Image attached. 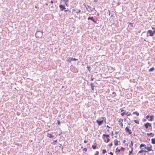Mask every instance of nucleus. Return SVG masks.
I'll return each mask as SVG.
<instances>
[{
	"label": "nucleus",
	"mask_w": 155,
	"mask_h": 155,
	"mask_svg": "<svg viewBox=\"0 0 155 155\" xmlns=\"http://www.w3.org/2000/svg\"><path fill=\"white\" fill-rule=\"evenodd\" d=\"M97 144L96 143H95L94 144V145L92 146V148L93 149H96V147H97Z\"/></svg>",
	"instance_id": "obj_16"
},
{
	"label": "nucleus",
	"mask_w": 155,
	"mask_h": 155,
	"mask_svg": "<svg viewBox=\"0 0 155 155\" xmlns=\"http://www.w3.org/2000/svg\"><path fill=\"white\" fill-rule=\"evenodd\" d=\"M147 135H148V136H149L150 135H153L152 136H154V134H153L152 133H147Z\"/></svg>",
	"instance_id": "obj_30"
},
{
	"label": "nucleus",
	"mask_w": 155,
	"mask_h": 155,
	"mask_svg": "<svg viewBox=\"0 0 155 155\" xmlns=\"http://www.w3.org/2000/svg\"><path fill=\"white\" fill-rule=\"evenodd\" d=\"M66 61L68 62H71L72 61L71 58H68Z\"/></svg>",
	"instance_id": "obj_20"
},
{
	"label": "nucleus",
	"mask_w": 155,
	"mask_h": 155,
	"mask_svg": "<svg viewBox=\"0 0 155 155\" xmlns=\"http://www.w3.org/2000/svg\"><path fill=\"white\" fill-rule=\"evenodd\" d=\"M120 150L122 151H124L125 150V149L124 147H121Z\"/></svg>",
	"instance_id": "obj_27"
},
{
	"label": "nucleus",
	"mask_w": 155,
	"mask_h": 155,
	"mask_svg": "<svg viewBox=\"0 0 155 155\" xmlns=\"http://www.w3.org/2000/svg\"><path fill=\"white\" fill-rule=\"evenodd\" d=\"M151 140V143L152 144H155V138H152Z\"/></svg>",
	"instance_id": "obj_17"
},
{
	"label": "nucleus",
	"mask_w": 155,
	"mask_h": 155,
	"mask_svg": "<svg viewBox=\"0 0 155 155\" xmlns=\"http://www.w3.org/2000/svg\"><path fill=\"white\" fill-rule=\"evenodd\" d=\"M110 139L109 138V137H107V140H104V141L106 143H108L109 141H110Z\"/></svg>",
	"instance_id": "obj_21"
},
{
	"label": "nucleus",
	"mask_w": 155,
	"mask_h": 155,
	"mask_svg": "<svg viewBox=\"0 0 155 155\" xmlns=\"http://www.w3.org/2000/svg\"><path fill=\"white\" fill-rule=\"evenodd\" d=\"M107 127H109V128H110V127H109L108 125H107Z\"/></svg>",
	"instance_id": "obj_50"
},
{
	"label": "nucleus",
	"mask_w": 155,
	"mask_h": 155,
	"mask_svg": "<svg viewBox=\"0 0 155 155\" xmlns=\"http://www.w3.org/2000/svg\"><path fill=\"white\" fill-rule=\"evenodd\" d=\"M125 130L126 132L128 133L129 134H131L132 133L131 130L128 127H126Z\"/></svg>",
	"instance_id": "obj_6"
},
{
	"label": "nucleus",
	"mask_w": 155,
	"mask_h": 155,
	"mask_svg": "<svg viewBox=\"0 0 155 155\" xmlns=\"http://www.w3.org/2000/svg\"><path fill=\"white\" fill-rule=\"evenodd\" d=\"M46 5H48V4H47H47H46Z\"/></svg>",
	"instance_id": "obj_53"
},
{
	"label": "nucleus",
	"mask_w": 155,
	"mask_h": 155,
	"mask_svg": "<svg viewBox=\"0 0 155 155\" xmlns=\"http://www.w3.org/2000/svg\"><path fill=\"white\" fill-rule=\"evenodd\" d=\"M110 136L108 134H104L102 135V138L104 140L105 137H109Z\"/></svg>",
	"instance_id": "obj_11"
},
{
	"label": "nucleus",
	"mask_w": 155,
	"mask_h": 155,
	"mask_svg": "<svg viewBox=\"0 0 155 155\" xmlns=\"http://www.w3.org/2000/svg\"><path fill=\"white\" fill-rule=\"evenodd\" d=\"M91 67H90V66H87V68L88 69V70L90 71V68Z\"/></svg>",
	"instance_id": "obj_31"
},
{
	"label": "nucleus",
	"mask_w": 155,
	"mask_h": 155,
	"mask_svg": "<svg viewBox=\"0 0 155 155\" xmlns=\"http://www.w3.org/2000/svg\"><path fill=\"white\" fill-rule=\"evenodd\" d=\"M112 94H114V97H115V96L116 95V93H115V92H113V93H112Z\"/></svg>",
	"instance_id": "obj_35"
},
{
	"label": "nucleus",
	"mask_w": 155,
	"mask_h": 155,
	"mask_svg": "<svg viewBox=\"0 0 155 155\" xmlns=\"http://www.w3.org/2000/svg\"><path fill=\"white\" fill-rule=\"evenodd\" d=\"M125 140H124V141H123V143H125Z\"/></svg>",
	"instance_id": "obj_49"
},
{
	"label": "nucleus",
	"mask_w": 155,
	"mask_h": 155,
	"mask_svg": "<svg viewBox=\"0 0 155 155\" xmlns=\"http://www.w3.org/2000/svg\"><path fill=\"white\" fill-rule=\"evenodd\" d=\"M59 7L61 11H63L66 8L65 6L62 5H60Z\"/></svg>",
	"instance_id": "obj_10"
},
{
	"label": "nucleus",
	"mask_w": 155,
	"mask_h": 155,
	"mask_svg": "<svg viewBox=\"0 0 155 155\" xmlns=\"http://www.w3.org/2000/svg\"><path fill=\"white\" fill-rule=\"evenodd\" d=\"M115 134H118V132H115Z\"/></svg>",
	"instance_id": "obj_44"
},
{
	"label": "nucleus",
	"mask_w": 155,
	"mask_h": 155,
	"mask_svg": "<svg viewBox=\"0 0 155 155\" xmlns=\"http://www.w3.org/2000/svg\"><path fill=\"white\" fill-rule=\"evenodd\" d=\"M107 152V151L106 150H102V153L103 154H105Z\"/></svg>",
	"instance_id": "obj_29"
},
{
	"label": "nucleus",
	"mask_w": 155,
	"mask_h": 155,
	"mask_svg": "<svg viewBox=\"0 0 155 155\" xmlns=\"http://www.w3.org/2000/svg\"><path fill=\"white\" fill-rule=\"evenodd\" d=\"M68 11L67 10H65V11H65V12H67V11Z\"/></svg>",
	"instance_id": "obj_51"
},
{
	"label": "nucleus",
	"mask_w": 155,
	"mask_h": 155,
	"mask_svg": "<svg viewBox=\"0 0 155 155\" xmlns=\"http://www.w3.org/2000/svg\"><path fill=\"white\" fill-rule=\"evenodd\" d=\"M121 112H122L120 114L121 116L123 117L125 115L126 111L125 110L121 109Z\"/></svg>",
	"instance_id": "obj_8"
},
{
	"label": "nucleus",
	"mask_w": 155,
	"mask_h": 155,
	"mask_svg": "<svg viewBox=\"0 0 155 155\" xmlns=\"http://www.w3.org/2000/svg\"><path fill=\"white\" fill-rule=\"evenodd\" d=\"M71 59L72 60V61H77L78 60V59H76L75 58H71Z\"/></svg>",
	"instance_id": "obj_28"
},
{
	"label": "nucleus",
	"mask_w": 155,
	"mask_h": 155,
	"mask_svg": "<svg viewBox=\"0 0 155 155\" xmlns=\"http://www.w3.org/2000/svg\"><path fill=\"white\" fill-rule=\"evenodd\" d=\"M130 142V144L129 145V147L131 148V149H134L133 147L134 144L133 143L132 141H131Z\"/></svg>",
	"instance_id": "obj_13"
},
{
	"label": "nucleus",
	"mask_w": 155,
	"mask_h": 155,
	"mask_svg": "<svg viewBox=\"0 0 155 155\" xmlns=\"http://www.w3.org/2000/svg\"><path fill=\"white\" fill-rule=\"evenodd\" d=\"M43 33L42 32L37 31L35 34V36L36 38H41L43 36Z\"/></svg>",
	"instance_id": "obj_2"
},
{
	"label": "nucleus",
	"mask_w": 155,
	"mask_h": 155,
	"mask_svg": "<svg viewBox=\"0 0 155 155\" xmlns=\"http://www.w3.org/2000/svg\"><path fill=\"white\" fill-rule=\"evenodd\" d=\"M152 29L153 30V31H155V28L154 27H152Z\"/></svg>",
	"instance_id": "obj_41"
},
{
	"label": "nucleus",
	"mask_w": 155,
	"mask_h": 155,
	"mask_svg": "<svg viewBox=\"0 0 155 155\" xmlns=\"http://www.w3.org/2000/svg\"><path fill=\"white\" fill-rule=\"evenodd\" d=\"M88 20H92L94 23L96 24L97 23L96 21L94 19L93 17H88L87 18Z\"/></svg>",
	"instance_id": "obj_9"
},
{
	"label": "nucleus",
	"mask_w": 155,
	"mask_h": 155,
	"mask_svg": "<svg viewBox=\"0 0 155 155\" xmlns=\"http://www.w3.org/2000/svg\"><path fill=\"white\" fill-rule=\"evenodd\" d=\"M91 81H93V78H91Z\"/></svg>",
	"instance_id": "obj_48"
},
{
	"label": "nucleus",
	"mask_w": 155,
	"mask_h": 155,
	"mask_svg": "<svg viewBox=\"0 0 155 155\" xmlns=\"http://www.w3.org/2000/svg\"><path fill=\"white\" fill-rule=\"evenodd\" d=\"M53 2L52 1H51V4H53Z\"/></svg>",
	"instance_id": "obj_47"
},
{
	"label": "nucleus",
	"mask_w": 155,
	"mask_h": 155,
	"mask_svg": "<svg viewBox=\"0 0 155 155\" xmlns=\"http://www.w3.org/2000/svg\"><path fill=\"white\" fill-rule=\"evenodd\" d=\"M47 136L49 138H53L54 137V136L52 135L50 133H48L47 134Z\"/></svg>",
	"instance_id": "obj_12"
},
{
	"label": "nucleus",
	"mask_w": 155,
	"mask_h": 155,
	"mask_svg": "<svg viewBox=\"0 0 155 155\" xmlns=\"http://www.w3.org/2000/svg\"><path fill=\"white\" fill-rule=\"evenodd\" d=\"M110 155H113V153L111 152H110Z\"/></svg>",
	"instance_id": "obj_40"
},
{
	"label": "nucleus",
	"mask_w": 155,
	"mask_h": 155,
	"mask_svg": "<svg viewBox=\"0 0 155 155\" xmlns=\"http://www.w3.org/2000/svg\"><path fill=\"white\" fill-rule=\"evenodd\" d=\"M35 8H39L38 7H37L36 6H35Z\"/></svg>",
	"instance_id": "obj_42"
},
{
	"label": "nucleus",
	"mask_w": 155,
	"mask_h": 155,
	"mask_svg": "<svg viewBox=\"0 0 155 155\" xmlns=\"http://www.w3.org/2000/svg\"><path fill=\"white\" fill-rule=\"evenodd\" d=\"M134 122L136 124H139V122L138 120H134Z\"/></svg>",
	"instance_id": "obj_24"
},
{
	"label": "nucleus",
	"mask_w": 155,
	"mask_h": 155,
	"mask_svg": "<svg viewBox=\"0 0 155 155\" xmlns=\"http://www.w3.org/2000/svg\"><path fill=\"white\" fill-rule=\"evenodd\" d=\"M104 118L105 117H102L101 118V120H96V122L98 126H101L103 124Z\"/></svg>",
	"instance_id": "obj_3"
},
{
	"label": "nucleus",
	"mask_w": 155,
	"mask_h": 155,
	"mask_svg": "<svg viewBox=\"0 0 155 155\" xmlns=\"http://www.w3.org/2000/svg\"><path fill=\"white\" fill-rule=\"evenodd\" d=\"M144 147V148L146 149V150H142L141 149L138 152L137 155H145V153L144 152H148L149 151L152 150V146L150 145V146L149 147H147L146 145L143 143L140 144L139 147L140 149H141L142 147Z\"/></svg>",
	"instance_id": "obj_1"
},
{
	"label": "nucleus",
	"mask_w": 155,
	"mask_h": 155,
	"mask_svg": "<svg viewBox=\"0 0 155 155\" xmlns=\"http://www.w3.org/2000/svg\"><path fill=\"white\" fill-rule=\"evenodd\" d=\"M64 1L65 2H66V5H67V2H68V0H64Z\"/></svg>",
	"instance_id": "obj_38"
},
{
	"label": "nucleus",
	"mask_w": 155,
	"mask_h": 155,
	"mask_svg": "<svg viewBox=\"0 0 155 155\" xmlns=\"http://www.w3.org/2000/svg\"><path fill=\"white\" fill-rule=\"evenodd\" d=\"M146 120L145 119H144V120H143V121H145Z\"/></svg>",
	"instance_id": "obj_52"
},
{
	"label": "nucleus",
	"mask_w": 155,
	"mask_h": 155,
	"mask_svg": "<svg viewBox=\"0 0 155 155\" xmlns=\"http://www.w3.org/2000/svg\"><path fill=\"white\" fill-rule=\"evenodd\" d=\"M147 32L149 34V36H152L155 33V31H152L151 30H149L147 31Z\"/></svg>",
	"instance_id": "obj_5"
},
{
	"label": "nucleus",
	"mask_w": 155,
	"mask_h": 155,
	"mask_svg": "<svg viewBox=\"0 0 155 155\" xmlns=\"http://www.w3.org/2000/svg\"><path fill=\"white\" fill-rule=\"evenodd\" d=\"M87 142V141H86V140H85L84 141V143H86Z\"/></svg>",
	"instance_id": "obj_46"
},
{
	"label": "nucleus",
	"mask_w": 155,
	"mask_h": 155,
	"mask_svg": "<svg viewBox=\"0 0 155 155\" xmlns=\"http://www.w3.org/2000/svg\"><path fill=\"white\" fill-rule=\"evenodd\" d=\"M154 69V68L153 67H152L150 68L149 70V71L150 72L153 71Z\"/></svg>",
	"instance_id": "obj_23"
},
{
	"label": "nucleus",
	"mask_w": 155,
	"mask_h": 155,
	"mask_svg": "<svg viewBox=\"0 0 155 155\" xmlns=\"http://www.w3.org/2000/svg\"><path fill=\"white\" fill-rule=\"evenodd\" d=\"M114 145H115L116 146H117L118 145V141L117 140H115L114 141Z\"/></svg>",
	"instance_id": "obj_14"
},
{
	"label": "nucleus",
	"mask_w": 155,
	"mask_h": 155,
	"mask_svg": "<svg viewBox=\"0 0 155 155\" xmlns=\"http://www.w3.org/2000/svg\"><path fill=\"white\" fill-rule=\"evenodd\" d=\"M93 83H92L91 84V88H92V90L93 91H94V86H93Z\"/></svg>",
	"instance_id": "obj_25"
},
{
	"label": "nucleus",
	"mask_w": 155,
	"mask_h": 155,
	"mask_svg": "<svg viewBox=\"0 0 155 155\" xmlns=\"http://www.w3.org/2000/svg\"><path fill=\"white\" fill-rule=\"evenodd\" d=\"M120 149H118L117 148L116 149V152H117L119 153L120 152Z\"/></svg>",
	"instance_id": "obj_26"
},
{
	"label": "nucleus",
	"mask_w": 155,
	"mask_h": 155,
	"mask_svg": "<svg viewBox=\"0 0 155 155\" xmlns=\"http://www.w3.org/2000/svg\"><path fill=\"white\" fill-rule=\"evenodd\" d=\"M150 117L149 116V115H147V116L146 118L147 119H148V118H149Z\"/></svg>",
	"instance_id": "obj_39"
},
{
	"label": "nucleus",
	"mask_w": 155,
	"mask_h": 155,
	"mask_svg": "<svg viewBox=\"0 0 155 155\" xmlns=\"http://www.w3.org/2000/svg\"><path fill=\"white\" fill-rule=\"evenodd\" d=\"M133 114H135L137 116L139 115V114L137 111H135L133 112Z\"/></svg>",
	"instance_id": "obj_19"
},
{
	"label": "nucleus",
	"mask_w": 155,
	"mask_h": 155,
	"mask_svg": "<svg viewBox=\"0 0 155 155\" xmlns=\"http://www.w3.org/2000/svg\"><path fill=\"white\" fill-rule=\"evenodd\" d=\"M81 10H78V12H77V14H78V13H79L80 12H81Z\"/></svg>",
	"instance_id": "obj_37"
},
{
	"label": "nucleus",
	"mask_w": 155,
	"mask_h": 155,
	"mask_svg": "<svg viewBox=\"0 0 155 155\" xmlns=\"http://www.w3.org/2000/svg\"><path fill=\"white\" fill-rule=\"evenodd\" d=\"M134 149H131V150L129 151V155H130L132 153Z\"/></svg>",
	"instance_id": "obj_22"
},
{
	"label": "nucleus",
	"mask_w": 155,
	"mask_h": 155,
	"mask_svg": "<svg viewBox=\"0 0 155 155\" xmlns=\"http://www.w3.org/2000/svg\"><path fill=\"white\" fill-rule=\"evenodd\" d=\"M123 119L122 118H120L118 120V124L120 126V128H123Z\"/></svg>",
	"instance_id": "obj_4"
},
{
	"label": "nucleus",
	"mask_w": 155,
	"mask_h": 155,
	"mask_svg": "<svg viewBox=\"0 0 155 155\" xmlns=\"http://www.w3.org/2000/svg\"><path fill=\"white\" fill-rule=\"evenodd\" d=\"M83 150L85 152H86L87 151V149L86 148H84L83 149Z\"/></svg>",
	"instance_id": "obj_36"
},
{
	"label": "nucleus",
	"mask_w": 155,
	"mask_h": 155,
	"mask_svg": "<svg viewBox=\"0 0 155 155\" xmlns=\"http://www.w3.org/2000/svg\"><path fill=\"white\" fill-rule=\"evenodd\" d=\"M125 115L127 117L132 116V114L131 113L128 112H126Z\"/></svg>",
	"instance_id": "obj_15"
},
{
	"label": "nucleus",
	"mask_w": 155,
	"mask_h": 155,
	"mask_svg": "<svg viewBox=\"0 0 155 155\" xmlns=\"http://www.w3.org/2000/svg\"><path fill=\"white\" fill-rule=\"evenodd\" d=\"M154 118V116L152 115L150 117V119L149 120V121H152Z\"/></svg>",
	"instance_id": "obj_18"
},
{
	"label": "nucleus",
	"mask_w": 155,
	"mask_h": 155,
	"mask_svg": "<svg viewBox=\"0 0 155 155\" xmlns=\"http://www.w3.org/2000/svg\"><path fill=\"white\" fill-rule=\"evenodd\" d=\"M99 153L98 151H96V153L94 155H98Z\"/></svg>",
	"instance_id": "obj_33"
},
{
	"label": "nucleus",
	"mask_w": 155,
	"mask_h": 155,
	"mask_svg": "<svg viewBox=\"0 0 155 155\" xmlns=\"http://www.w3.org/2000/svg\"><path fill=\"white\" fill-rule=\"evenodd\" d=\"M112 145H113L112 143H109L108 144V146L109 147H111L112 146Z\"/></svg>",
	"instance_id": "obj_32"
},
{
	"label": "nucleus",
	"mask_w": 155,
	"mask_h": 155,
	"mask_svg": "<svg viewBox=\"0 0 155 155\" xmlns=\"http://www.w3.org/2000/svg\"><path fill=\"white\" fill-rule=\"evenodd\" d=\"M57 123L58 124V125L60 124L61 123L59 120H57Z\"/></svg>",
	"instance_id": "obj_34"
},
{
	"label": "nucleus",
	"mask_w": 155,
	"mask_h": 155,
	"mask_svg": "<svg viewBox=\"0 0 155 155\" xmlns=\"http://www.w3.org/2000/svg\"><path fill=\"white\" fill-rule=\"evenodd\" d=\"M128 23L129 24H130L131 25H132V24H133L132 23H130V22H128Z\"/></svg>",
	"instance_id": "obj_43"
},
{
	"label": "nucleus",
	"mask_w": 155,
	"mask_h": 155,
	"mask_svg": "<svg viewBox=\"0 0 155 155\" xmlns=\"http://www.w3.org/2000/svg\"><path fill=\"white\" fill-rule=\"evenodd\" d=\"M57 140H54V142H57Z\"/></svg>",
	"instance_id": "obj_45"
},
{
	"label": "nucleus",
	"mask_w": 155,
	"mask_h": 155,
	"mask_svg": "<svg viewBox=\"0 0 155 155\" xmlns=\"http://www.w3.org/2000/svg\"><path fill=\"white\" fill-rule=\"evenodd\" d=\"M151 127V124H150L148 122H147L145 124H144V127L145 128L147 129L148 128V127Z\"/></svg>",
	"instance_id": "obj_7"
}]
</instances>
